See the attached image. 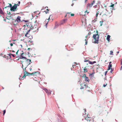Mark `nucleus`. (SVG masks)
<instances>
[{"mask_svg":"<svg viewBox=\"0 0 122 122\" xmlns=\"http://www.w3.org/2000/svg\"><path fill=\"white\" fill-rule=\"evenodd\" d=\"M20 1H19L18 2V5H19L20 4Z\"/></svg>","mask_w":122,"mask_h":122,"instance_id":"40","label":"nucleus"},{"mask_svg":"<svg viewBox=\"0 0 122 122\" xmlns=\"http://www.w3.org/2000/svg\"><path fill=\"white\" fill-rule=\"evenodd\" d=\"M15 40H13V41H15Z\"/></svg>","mask_w":122,"mask_h":122,"instance_id":"54","label":"nucleus"},{"mask_svg":"<svg viewBox=\"0 0 122 122\" xmlns=\"http://www.w3.org/2000/svg\"><path fill=\"white\" fill-rule=\"evenodd\" d=\"M111 63H112V62H111V61L110 62H109V64H111Z\"/></svg>","mask_w":122,"mask_h":122,"instance_id":"44","label":"nucleus"},{"mask_svg":"<svg viewBox=\"0 0 122 122\" xmlns=\"http://www.w3.org/2000/svg\"><path fill=\"white\" fill-rule=\"evenodd\" d=\"M3 115H4L5 113V112H6V111H5V110H4L3 111Z\"/></svg>","mask_w":122,"mask_h":122,"instance_id":"33","label":"nucleus"},{"mask_svg":"<svg viewBox=\"0 0 122 122\" xmlns=\"http://www.w3.org/2000/svg\"><path fill=\"white\" fill-rule=\"evenodd\" d=\"M96 63V62L95 61H94L93 62V64L94 63Z\"/></svg>","mask_w":122,"mask_h":122,"instance_id":"41","label":"nucleus"},{"mask_svg":"<svg viewBox=\"0 0 122 122\" xmlns=\"http://www.w3.org/2000/svg\"><path fill=\"white\" fill-rule=\"evenodd\" d=\"M67 15V16L68 17H69L70 16V13H66Z\"/></svg>","mask_w":122,"mask_h":122,"instance_id":"21","label":"nucleus"},{"mask_svg":"<svg viewBox=\"0 0 122 122\" xmlns=\"http://www.w3.org/2000/svg\"><path fill=\"white\" fill-rule=\"evenodd\" d=\"M73 4H72V5H71L72 6H73Z\"/></svg>","mask_w":122,"mask_h":122,"instance_id":"52","label":"nucleus"},{"mask_svg":"<svg viewBox=\"0 0 122 122\" xmlns=\"http://www.w3.org/2000/svg\"><path fill=\"white\" fill-rule=\"evenodd\" d=\"M88 9H87V8H86V10L85 11V14L84 15L85 16L86 14H87L89 13V12L88 11V10H87Z\"/></svg>","mask_w":122,"mask_h":122,"instance_id":"11","label":"nucleus"},{"mask_svg":"<svg viewBox=\"0 0 122 122\" xmlns=\"http://www.w3.org/2000/svg\"><path fill=\"white\" fill-rule=\"evenodd\" d=\"M9 14H10V12H9Z\"/></svg>","mask_w":122,"mask_h":122,"instance_id":"60","label":"nucleus"},{"mask_svg":"<svg viewBox=\"0 0 122 122\" xmlns=\"http://www.w3.org/2000/svg\"><path fill=\"white\" fill-rule=\"evenodd\" d=\"M98 15V14H97H97L96 15V18H95L96 19H97V17Z\"/></svg>","mask_w":122,"mask_h":122,"instance_id":"32","label":"nucleus"},{"mask_svg":"<svg viewBox=\"0 0 122 122\" xmlns=\"http://www.w3.org/2000/svg\"><path fill=\"white\" fill-rule=\"evenodd\" d=\"M85 118L86 120L88 121H90L91 120L90 118L88 117H86Z\"/></svg>","mask_w":122,"mask_h":122,"instance_id":"14","label":"nucleus"},{"mask_svg":"<svg viewBox=\"0 0 122 122\" xmlns=\"http://www.w3.org/2000/svg\"><path fill=\"white\" fill-rule=\"evenodd\" d=\"M87 0H85V3L86 2Z\"/></svg>","mask_w":122,"mask_h":122,"instance_id":"49","label":"nucleus"},{"mask_svg":"<svg viewBox=\"0 0 122 122\" xmlns=\"http://www.w3.org/2000/svg\"><path fill=\"white\" fill-rule=\"evenodd\" d=\"M12 51V52H15V51H13V50Z\"/></svg>","mask_w":122,"mask_h":122,"instance_id":"47","label":"nucleus"},{"mask_svg":"<svg viewBox=\"0 0 122 122\" xmlns=\"http://www.w3.org/2000/svg\"><path fill=\"white\" fill-rule=\"evenodd\" d=\"M25 22H26L27 21H26V20H25Z\"/></svg>","mask_w":122,"mask_h":122,"instance_id":"61","label":"nucleus"},{"mask_svg":"<svg viewBox=\"0 0 122 122\" xmlns=\"http://www.w3.org/2000/svg\"><path fill=\"white\" fill-rule=\"evenodd\" d=\"M84 86H85L84 87H81L80 88V89H83V88H85V89L86 90V88H89L87 86V85L86 86V85H85Z\"/></svg>","mask_w":122,"mask_h":122,"instance_id":"12","label":"nucleus"},{"mask_svg":"<svg viewBox=\"0 0 122 122\" xmlns=\"http://www.w3.org/2000/svg\"><path fill=\"white\" fill-rule=\"evenodd\" d=\"M67 21V19H63L61 22V24H63L64 23H66V22Z\"/></svg>","mask_w":122,"mask_h":122,"instance_id":"10","label":"nucleus"},{"mask_svg":"<svg viewBox=\"0 0 122 122\" xmlns=\"http://www.w3.org/2000/svg\"><path fill=\"white\" fill-rule=\"evenodd\" d=\"M9 6H8V7H5V8H6L7 7H8Z\"/></svg>","mask_w":122,"mask_h":122,"instance_id":"53","label":"nucleus"},{"mask_svg":"<svg viewBox=\"0 0 122 122\" xmlns=\"http://www.w3.org/2000/svg\"><path fill=\"white\" fill-rule=\"evenodd\" d=\"M97 14H98L99 13V11H98V12H97Z\"/></svg>","mask_w":122,"mask_h":122,"instance_id":"48","label":"nucleus"},{"mask_svg":"<svg viewBox=\"0 0 122 122\" xmlns=\"http://www.w3.org/2000/svg\"><path fill=\"white\" fill-rule=\"evenodd\" d=\"M88 63L89 64H92V65L93 64V62H92L89 61H88Z\"/></svg>","mask_w":122,"mask_h":122,"instance_id":"22","label":"nucleus"},{"mask_svg":"<svg viewBox=\"0 0 122 122\" xmlns=\"http://www.w3.org/2000/svg\"><path fill=\"white\" fill-rule=\"evenodd\" d=\"M93 74V73H92L91 74H90V75H92Z\"/></svg>","mask_w":122,"mask_h":122,"instance_id":"45","label":"nucleus"},{"mask_svg":"<svg viewBox=\"0 0 122 122\" xmlns=\"http://www.w3.org/2000/svg\"><path fill=\"white\" fill-rule=\"evenodd\" d=\"M98 32L97 30L96 31V34L93 35L92 36V38H93L92 40L93 43L97 44L98 43L99 36V35L98 34Z\"/></svg>","mask_w":122,"mask_h":122,"instance_id":"2","label":"nucleus"},{"mask_svg":"<svg viewBox=\"0 0 122 122\" xmlns=\"http://www.w3.org/2000/svg\"><path fill=\"white\" fill-rule=\"evenodd\" d=\"M47 23H46V25H45V26H46V27H47Z\"/></svg>","mask_w":122,"mask_h":122,"instance_id":"46","label":"nucleus"},{"mask_svg":"<svg viewBox=\"0 0 122 122\" xmlns=\"http://www.w3.org/2000/svg\"><path fill=\"white\" fill-rule=\"evenodd\" d=\"M30 49V48H29L28 49V50H29Z\"/></svg>","mask_w":122,"mask_h":122,"instance_id":"50","label":"nucleus"},{"mask_svg":"<svg viewBox=\"0 0 122 122\" xmlns=\"http://www.w3.org/2000/svg\"><path fill=\"white\" fill-rule=\"evenodd\" d=\"M71 16H74V15L73 14H71Z\"/></svg>","mask_w":122,"mask_h":122,"instance_id":"34","label":"nucleus"},{"mask_svg":"<svg viewBox=\"0 0 122 122\" xmlns=\"http://www.w3.org/2000/svg\"><path fill=\"white\" fill-rule=\"evenodd\" d=\"M8 48L9 49V48H9V47H8Z\"/></svg>","mask_w":122,"mask_h":122,"instance_id":"58","label":"nucleus"},{"mask_svg":"<svg viewBox=\"0 0 122 122\" xmlns=\"http://www.w3.org/2000/svg\"><path fill=\"white\" fill-rule=\"evenodd\" d=\"M31 24L30 23H28L27 24H26V25H25L24 26H25V29H26L27 30H28L30 28H31L30 26Z\"/></svg>","mask_w":122,"mask_h":122,"instance_id":"5","label":"nucleus"},{"mask_svg":"<svg viewBox=\"0 0 122 122\" xmlns=\"http://www.w3.org/2000/svg\"><path fill=\"white\" fill-rule=\"evenodd\" d=\"M9 6H10V7H11V6H12V5L11 4H9Z\"/></svg>","mask_w":122,"mask_h":122,"instance_id":"37","label":"nucleus"},{"mask_svg":"<svg viewBox=\"0 0 122 122\" xmlns=\"http://www.w3.org/2000/svg\"><path fill=\"white\" fill-rule=\"evenodd\" d=\"M31 29H29L28 30H27V31L25 35V36L26 37H29L30 36V34H29V32L30 31Z\"/></svg>","mask_w":122,"mask_h":122,"instance_id":"9","label":"nucleus"},{"mask_svg":"<svg viewBox=\"0 0 122 122\" xmlns=\"http://www.w3.org/2000/svg\"><path fill=\"white\" fill-rule=\"evenodd\" d=\"M67 14H66V15H65V17H66L67 16Z\"/></svg>","mask_w":122,"mask_h":122,"instance_id":"43","label":"nucleus"},{"mask_svg":"<svg viewBox=\"0 0 122 122\" xmlns=\"http://www.w3.org/2000/svg\"><path fill=\"white\" fill-rule=\"evenodd\" d=\"M88 61V60H85L84 61V62H87V61H88H88Z\"/></svg>","mask_w":122,"mask_h":122,"instance_id":"42","label":"nucleus"},{"mask_svg":"<svg viewBox=\"0 0 122 122\" xmlns=\"http://www.w3.org/2000/svg\"><path fill=\"white\" fill-rule=\"evenodd\" d=\"M95 3V1L93 0L91 4L88 3L86 5L87 9H90Z\"/></svg>","mask_w":122,"mask_h":122,"instance_id":"6","label":"nucleus"},{"mask_svg":"<svg viewBox=\"0 0 122 122\" xmlns=\"http://www.w3.org/2000/svg\"><path fill=\"white\" fill-rule=\"evenodd\" d=\"M0 13L1 14H3L4 13L2 10V9L0 8Z\"/></svg>","mask_w":122,"mask_h":122,"instance_id":"20","label":"nucleus"},{"mask_svg":"<svg viewBox=\"0 0 122 122\" xmlns=\"http://www.w3.org/2000/svg\"><path fill=\"white\" fill-rule=\"evenodd\" d=\"M85 80L86 82H88V83L89 82V80L88 78L87 77L85 78Z\"/></svg>","mask_w":122,"mask_h":122,"instance_id":"13","label":"nucleus"},{"mask_svg":"<svg viewBox=\"0 0 122 122\" xmlns=\"http://www.w3.org/2000/svg\"><path fill=\"white\" fill-rule=\"evenodd\" d=\"M19 50H18L17 51V52H16V55H17V54H18V51H19Z\"/></svg>","mask_w":122,"mask_h":122,"instance_id":"36","label":"nucleus"},{"mask_svg":"<svg viewBox=\"0 0 122 122\" xmlns=\"http://www.w3.org/2000/svg\"><path fill=\"white\" fill-rule=\"evenodd\" d=\"M114 4H112L111 5H110L109 6L110 7H113V6H114Z\"/></svg>","mask_w":122,"mask_h":122,"instance_id":"23","label":"nucleus"},{"mask_svg":"<svg viewBox=\"0 0 122 122\" xmlns=\"http://www.w3.org/2000/svg\"><path fill=\"white\" fill-rule=\"evenodd\" d=\"M49 11V10L48 9H47V11H45L46 12V13H48V11Z\"/></svg>","mask_w":122,"mask_h":122,"instance_id":"27","label":"nucleus"},{"mask_svg":"<svg viewBox=\"0 0 122 122\" xmlns=\"http://www.w3.org/2000/svg\"><path fill=\"white\" fill-rule=\"evenodd\" d=\"M82 77H83V78H85L86 77V74H84L83 75V76H82Z\"/></svg>","mask_w":122,"mask_h":122,"instance_id":"24","label":"nucleus"},{"mask_svg":"<svg viewBox=\"0 0 122 122\" xmlns=\"http://www.w3.org/2000/svg\"><path fill=\"white\" fill-rule=\"evenodd\" d=\"M112 64L109 65L108 66V70L110 69L112 67Z\"/></svg>","mask_w":122,"mask_h":122,"instance_id":"17","label":"nucleus"},{"mask_svg":"<svg viewBox=\"0 0 122 122\" xmlns=\"http://www.w3.org/2000/svg\"><path fill=\"white\" fill-rule=\"evenodd\" d=\"M88 71L86 67H85L84 69V72L85 73L86 72H87Z\"/></svg>","mask_w":122,"mask_h":122,"instance_id":"15","label":"nucleus"},{"mask_svg":"<svg viewBox=\"0 0 122 122\" xmlns=\"http://www.w3.org/2000/svg\"><path fill=\"white\" fill-rule=\"evenodd\" d=\"M107 72V71H106V72H105L106 73H105V75H106V73Z\"/></svg>","mask_w":122,"mask_h":122,"instance_id":"55","label":"nucleus"},{"mask_svg":"<svg viewBox=\"0 0 122 122\" xmlns=\"http://www.w3.org/2000/svg\"><path fill=\"white\" fill-rule=\"evenodd\" d=\"M111 70L110 71V72L112 73H113V69H112V68H111Z\"/></svg>","mask_w":122,"mask_h":122,"instance_id":"26","label":"nucleus"},{"mask_svg":"<svg viewBox=\"0 0 122 122\" xmlns=\"http://www.w3.org/2000/svg\"><path fill=\"white\" fill-rule=\"evenodd\" d=\"M110 36L109 35H108L107 36V40L108 41H109L110 40Z\"/></svg>","mask_w":122,"mask_h":122,"instance_id":"18","label":"nucleus"},{"mask_svg":"<svg viewBox=\"0 0 122 122\" xmlns=\"http://www.w3.org/2000/svg\"><path fill=\"white\" fill-rule=\"evenodd\" d=\"M103 23V21H100V23L101 24L100 25L102 26V24Z\"/></svg>","mask_w":122,"mask_h":122,"instance_id":"29","label":"nucleus"},{"mask_svg":"<svg viewBox=\"0 0 122 122\" xmlns=\"http://www.w3.org/2000/svg\"><path fill=\"white\" fill-rule=\"evenodd\" d=\"M12 54H11V53H10L9 54V55L10 56H11V55H12Z\"/></svg>","mask_w":122,"mask_h":122,"instance_id":"38","label":"nucleus"},{"mask_svg":"<svg viewBox=\"0 0 122 122\" xmlns=\"http://www.w3.org/2000/svg\"><path fill=\"white\" fill-rule=\"evenodd\" d=\"M110 55H113V52L112 51H110Z\"/></svg>","mask_w":122,"mask_h":122,"instance_id":"25","label":"nucleus"},{"mask_svg":"<svg viewBox=\"0 0 122 122\" xmlns=\"http://www.w3.org/2000/svg\"><path fill=\"white\" fill-rule=\"evenodd\" d=\"M21 17L20 16H18L15 20H14V22L15 23H14V24L15 26L16 25H17L21 21L20 20Z\"/></svg>","mask_w":122,"mask_h":122,"instance_id":"4","label":"nucleus"},{"mask_svg":"<svg viewBox=\"0 0 122 122\" xmlns=\"http://www.w3.org/2000/svg\"><path fill=\"white\" fill-rule=\"evenodd\" d=\"M44 90H45V92H46V93H47L48 92V90L46 88H45Z\"/></svg>","mask_w":122,"mask_h":122,"instance_id":"28","label":"nucleus"},{"mask_svg":"<svg viewBox=\"0 0 122 122\" xmlns=\"http://www.w3.org/2000/svg\"><path fill=\"white\" fill-rule=\"evenodd\" d=\"M12 56L13 57H15V55L13 54H12Z\"/></svg>","mask_w":122,"mask_h":122,"instance_id":"39","label":"nucleus"},{"mask_svg":"<svg viewBox=\"0 0 122 122\" xmlns=\"http://www.w3.org/2000/svg\"><path fill=\"white\" fill-rule=\"evenodd\" d=\"M10 45L11 46H12L13 45V43H10Z\"/></svg>","mask_w":122,"mask_h":122,"instance_id":"35","label":"nucleus"},{"mask_svg":"<svg viewBox=\"0 0 122 122\" xmlns=\"http://www.w3.org/2000/svg\"><path fill=\"white\" fill-rule=\"evenodd\" d=\"M90 33H88V35H86V37L87 38V37H88V38H89L90 36Z\"/></svg>","mask_w":122,"mask_h":122,"instance_id":"19","label":"nucleus"},{"mask_svg":"<svg viewBox=\"0 0 122 122\" xmlns=\"http://www.w3.org/2000/svg\"><path fill=\"white\" fill-rule=\"evenodd\" d=\"M103 15H106V14H103Z\"/></svg>","mask_w":122,"mask_h":122,"instance_id":"57","label":"nucleus"},{"mask_svg":"<svg viewBox=\"0 0 122 122\" xmlns=\"http://www.w3.org/2000/svg\"><path fill=\"white\" fill-rule=\"evenodd\" d=\"M21 57L20 58V59H26L27 58L25 56L26 55H25V53H24V52H23V51H22V53H21Z\"/></svg>","mask_w":122,"mask_h":122,"instance_id":"8","label":"nucleus"},{"mask_svg":"<svg viewBox=\"0 0 122 122\" xmlns=\"http://www.w3.org/2000/svg\"><path fill=\"white\" fill-rule=\"evenodd\" d=\"M107 85V83H106V84H104L103 85V87H106V86Z\"/></svg>","mask_w":122,"mask_h":122,"instance_id":"30","label":"nucleus"},{"mask_svg":"<svg viewBox=\"0 0 122 122\" xmlns=\"http://www.w3.org/2000/svg\"><path fill=\"white\" fill-rule=\"evenodd\" d=\"M13 44H15V43H14V42H13Z\"/></svg>","mask_w":122,"mask_h":122,"instance_id":"56","label":"nucleus"},{"mask_svg":"<svg viewBox=\"0 0 122 122\" xmlns=\"http://www.w3.org/2000/svg\"><path fill=\"white\" fill-rule=\"evenodd\" d=\"M122 68V66H121V69Z\"/></svg>","mask_w":122,"mask_h":122,"instance_id":"51","label":"nucleus"},{"mask_svg":"<svg viewBox=\"0 0 122 122\" xmlns=\"http://www.w3.org/2000/svg\"><path fill=\"white\" fill-rule=\"evenodd\" d=\"M9 41V42H10L11 41Z\"/></svg>","mask_w":122,"mask_h":122,"instance_id":"62","label":"nucleus"},{"mask_svg":"<svg viewBox=\"0 0 122 122\" xmlns=\"http://www.w3.org/2000/svg\"><path fill=\"white\" fill-rule=\"evenodd\" d=\"M22 65V67L23 68V70L24 71V75L22 77H21L19 78V79L21 80H23L26 77V76L32 75L35 74L36 73H38V71L34 72L31 73H30L25 71L26 68L27 66L31 63V60L26 58V59H23L20 61Z\"/></svg>","mask_w":122,"mask_h":122,"instance_id":"1","label":"nucleus"},{"mask_svg":"<svg viewBox=\"0 0 122 122\" xmlns=\"http://www.w3.org/2000/svg\"><path fill=\"white\" fill-rule=\"evenodd\" d=\"M85 40L86 41L85 42V45H86L87 44V41H86V39H85Z\"/></svg>","mask_w":122,"mask_h":122,"instance_id":"31","label":"nucleus"},{"mask_svg":"<svg viewBox=\"0 0 122 122\" xmlns=\"http://www.w3.org/2000/svg\"><path fill=\"white\" fill-rule=\"evenodd\" d=\"M31 27L30 29V31H31L32 32H35L37 31L38 30V26L37 25H35L32 26H31Z\"/></svg>","mask_w":122,"mask_h":122,"instance_id":"3","label":"nucleus"},{"mask_svg":"<svg viewBox=\"0 0 122 122\" xmlns=\"http://www.w3.org/2000/svg\"><path fill=\"white\" fill-rule=\"evenodd\" d=\"M50 19V17H49V18L48 19Z\"/></svg>","mask_w":122,"mask_h":122,"instance_id":"59","label":"nucleus"},{"mask_svg":"<svg viewBox=\"0 0 122 122\" xmlns=\"http://www.w3.org/2000/svg\"><path fill=\"white\" fill-rule=\"evenodd\" d=\"M18 6H19L18 4H15L13 6L11 7L10 8V10L11 11H15V10L16 9Z\"/></svg>","mask_w":122,"mask_h":122,"instance_id":"7","label":"nucleus"},{"mask_svg":"<svg viewBox=\"0 0 122 122\" xmlns=\"http://www.w3.org/2000/svg\"><path fill=\"white\" fill-rule=\"evenodd\" d=\"M6 18L7 19L10 20V19H11L12 17L11 16H7Z\"/></svg>","mask_w":122,"mask_h":122,"instance_id":"16","label":"nucleus"}]
</instances>
